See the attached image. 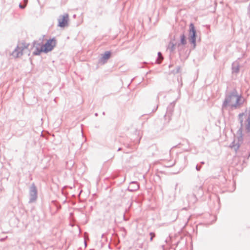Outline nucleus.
<instances>
[{"mask_svg": "<svg viewBox=\"0 0 250 250\" xmlns=\"http://www.w3.org/2000/svg\"><path fill=\"white\" fill-rule=\"evenodd\" d=\"M175 46L176 43L175 42L174 40L173 41H171L169 42L167 46V49L171 51H173L175 49Z\"/></svg>", "mask_w": 250, "mask_h": 250, "instance_id": "6", "label": "nucleus"}, {"mask_svg": "<svg viewBox=\"0 0 250 250\" xmlns=\"http://www.w3.org/2000/svg\"><path fill=\"white\" fill-rule=\"evenodd\" d=\"M158 56H159V59L158 60V63H160L161 62V61L163 59V58L162 54L160 52L158 53Z\"/></svg>", "mask_w": 250, "mask_h": 250, "instance_id": "9", "label": "nucleus"}, {"mask_svg": "<svg viewBox=\"0 0 250 250\" xmlns=\"http://www.w3.org/2000/svg\"><path fill=\"white\" fill-rule=\"evenodd\" d=\"M68 20V14H65L60 16L58 19L59 26L61 27H65L67 25Z\"/></svg>", "mask_w": 250, "mask_h": 250, "instance_id": "4", "label": "nucleus"}, {"mask_svg": "<svg viewBox=\"0 0 250 250\" xmlns=\"http://www.w3.org/2000/svg\"><path fill=\"white\" fill-rule=\"evenodd\" d=\"M56 44V41L54 39H50L47 41L43 45L40 46L39 43H34L33 48L34 51L33 54L34 55H38L41 52H48L51 51Z\"/></svg>", "mask_w": 250, "mask_h": 250, "instance_id": "1", "label": "nucleus"}, {"mask_svg": "<svg viewBox=\"0 0 250 250\" xmlns=\"http://www.w3.org/2000/svg\"><path fill=\"white\" fill-rule=\"evenodd\" d=\"M241 96L236 92H233L228 96L224 103L225 106L236 107L239 105Z\"/></svg>", "mask_w": 250, "mask_h": 250, "instance_id": "3", "label": "nucleus"}, {"mask_svg": "<svg viewBox=\"0 0 250 250\" xmlns=\"http://www.w3.org/2000/svg\"><path fill=\"white\" fill-rule=\"evenodd\" d=\"M20 7L21 8H24V6H22L21 5H20Z\"/></svg>", "mask_w": 250, "mask_h": 250, "instance_id": "11", "label": "nucleus"}, {"mask_svg": "<svg viewBox=\"0 0 250 250\" xmlns=\"http://www.w3.org/2000/svg\"><path fill=\"white\" fill-rule=\"evenodd\" d=\"M150 235H151L150 239H151V240H152L153 238L155 236V234L154 233L151 232L150 233Z\"/></svg>", "mask_w": 250, "mask_h": 250, "instance_id": "10", "label": "nucleus"}, {"mask_svg": "<svg viewBox=\"0 0 250 250\" xmlns=\"http://www.w3.org/2000/svg\"><path fill=\"white\" fill-rule=\"evenodd\" d=\"M29 43L25 42H19L17 48L12 53V55L14 57L18 58L21 57L23 53L29 54Z\"/></svg>", "mask_w": 250, "mask_h": 250, "instance_id": "2", "label": "nucleus"}, {"mask_svg": "<svg viewBox=\"0 0 250 250\" xmlns=\"http://www.w3.org/2000/svg\"><path fill=\"white\" fill-rule=\"evenodd\" d=\"M111 53L109 51H106L103 55L102 59L104 60H107L110 57Z\"/></svg>", "mask_w": 250, "mask_h": 250, "instance_id": "7", "label": "nucleus"}, {"mask_svg": "<svg viewBox=\"0 0 250 250\" xmlns=\"http://www.w3.org/2000/svg\"><path fill=\"white\" fill-rule=\"evenodd\" d=\"M190 41L194 45L196 41V31L194 25L191 23L190 24Z\"/></svg>", "mask_w": 250, "mask_h": 250, "instance_id": "5", "label": "nucleus"}, {"mask_svg": "<svg viewBox=\"0 0 250 250\" xmlns=\"http://www.w3.org/2000/svg\"><path fill=\"white\" fill-rule=\"evenodd\" d=\"M181 42L183 45H185L186 43V38L184 35L181 36Z\"/></svg>", "mask_w": 250, "mask_h": 250, "instance_id": "8", "label": "nucleus"}]
</instances>
